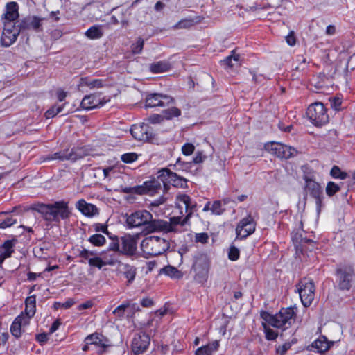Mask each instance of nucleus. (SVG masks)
<instances>
[{
  "instance_id": "nucleus-1",
  "label": "nucleus",
  "mask_w": 355,
  "mask_h": 355,
  "mask_svg": "<svg viewBox=\"0 0 355 355\" xmlns=\"http://www.w3.org/2000/svg\"><path fill=\"white\" fill-rule=\"evenodd\" d=\"M32 209L40 213L49 223H59L60 219H67L71 214L68 203L64 200L55 201L50 204H36L32 207Z\"/></svg>"
},
{
  "instance_id": "nucleus-2",
  "label": "nucleus",
  "mask_w": 355,
  "mask_h": 355,
  "mask_svg": "<svg viewBox=\"0 0 355 355\" xmlns=\"http://www.w3.org/2000/svg\"><path fill=\"white\" fill-rule=\"evenodd\" d=\"M261 317L268 324L285 330L291 327L295 321L296 311L292 307L282 308L275 315L266 311L261 313Z\"/></svg>"
},
{
  "instance_id": "nucleus-3",
  "label": "nucleus",
  "mask_w": 355,
  "mask_h": 355,
  "mask_svg": "<svg viewBox=\"0 0 355 355\" xmlns=\"http://www.w3.org/2000/svg\"><path fill=\"white\" fill-rule=\"evenodd\" d=\"M169 247V242L166 239L155 236L145 238L141 243L143 252L152 257L163 254Z\"/></svg>"
},
{
  "instance_id": "nucleus-4",
  "label": "nucleus",
  "mask_w": 355,
  "mask_h": 355,
  "mask_svg": "<svg viewBox=\"0 0 355 355\" xmlns=\"http://www.w3.org/2000/svg\"><path fill=\"white\" fill-rule=\"evenodd\" d=\"M210 259L206 253L198 252L193 257L192 269L195 272V279L200 283L207 280L210 268Z\"/></svg>"
},
{
  "instance_id": "nucleus-5",
  "label": "nucleus",
  "mask_w": 355,
  "mask_h": 355,
  "mask_svg": "<svg viewBox=\"0 0 355 355\" xmlns=\"http://www.w3.org/2000/svg\"><path fill=\"white\" fill-rule=\"evenodd\" d=\"M306 114L315 126H322L329 122V115L323 103H312L307 109Z\"/></svg>"
},
{
  "instance_id": "nucleus-6",
  "label": "nucleus",
  "mask_w": 355,
  "mask_h": 355,
  "mask_svg": "<svg viewBox=\"0 0 355 355\" xmlns=\"http://www.w3.org/2000/svg\"><path fill=\"white\" fill-rule=\"evenodd\" d=\"M336 277L340 290L349 291L355 276V271L351 265H340L336 269Z\"/></svg>"
},
{
  "instance_id": "nucleus-7",
  "label": "nucleus",
  "mask_w": 355,
  "mask_h": 355,
  "mask_svg": "<svg viewBox=\"0 0 355 355\" xmlns=\"http://www.w3.org/2000/svg\"><path fill=\"white\" fill-rule=\"evenodd\" d=\"M301 302L305 307L309 306L315 296L313 282L309 278L302 279L297 285Z\"/></svg>"
},
{
  "instance_id": "nucleus-8",
  "label": "nucleus",
  "mask_w": 355,
  "mask_h": 355,
  "mask_svg": "<svg viewBox=\"0 0 355 355\" xmlns=\"http://www.w3.org/2000/svg\"><path fill=\"white\" fill-rule=\"evenodd\" d=\"M89 155L87 149L85 147L74 148L70 151L64 150L62 151L55 153L49 155L46 159H58L60 161L70 160L76 162L78 159H82Z\"/></svg>"
},
{
  "instance_id": "nucleus-9",
  "label": "nucleus",
  "mask_w": 355,
  "mask_h": 355,
  "mask_svg": "<svg viewBox=\"0 0 355 355\" xmlns=\"http://www.w3.org/2000/svg\"><path fill=\"white\" fill-rule=\"evenodd\" d=\"M265 149L280 159H289L297 154V150L279 142H270L265 145Z\"/></svg>"
},
{
  "instance_id": "nucleus-10",
  "label": "nucleus",
  "mask_w": 355,
  "mask_h": 355,
  "mask_svg": "<svg viewBox=\"0 0 355 355\" xmlns=\"http://www.w3.org/2000/svg\"><path fill=\"white\" fill-rule=\"evenodd\" d=\"M21 31V26L16 24H4V27L1 38L3 46L8 47L12 44L17 40Z\"/></svg>"
},
{
  "instance_id": "nucleus-11",
  "label": "nucleus",
  "mask_w": 355,
  "mask_h": 355,
  "mask_svg": "<svg viewBox=\"0 0 355 355\" xmlns=\"http://www.w3.org/2000/svg\"><path fill=\"white\" fill-rule=\"evenodd\" d=\"M153 218V215L146 210H140L132 213L126 220L128 225L130 227H146L147 223Z\"/></svg>"
},
{
  "instance_id": "nucleus-12",
  "label": "nucleus",
  "mask_w": 355,
  "mask_h": 355,
  "mask_svg": "<svg viewBox=\"0 0 355 355\" xmlns=\"http://www.w3.org/2000/svg\"><path fill=\"white\" fill-rule=\"evenodd\" d=\"M150 336L143 332L135 334L131 343V349L135 354L144 353L150 345Z\"/></svg>"
},
{
  "instance_id": "nucleus-13",
  "label": "nucleus",
  "mask_w": 355,
  "mask_h": 355,
  "mask_svg": "<svg viewBox=\"0 0 355 355\" xmlns=\"http://www.w3.org/2000/svg\"><path fill=\"white\" fill-rule=\"evenodd\" d=\"M162 182L159 179L153 178L149 181H146L141 187L138 188H125L124 192L129 193L132 189H135L139 193H147L154 195L162 189Z\"/></svg>"
},
{
  "instance_id": "nucleus-14",
  "label": "nucleus",
  "mask_w": 355,
  "mask_h": 355,
  "mask_svg": "<svg viewBox=\"0 0 355 355\" xmlns=\"http://www.w3.org/2000/svg\"><path fill=\"white\" fill-rule=\"evenodd\" d=\"M130 133L139 141H149L153 138V129L146 123L133 125L130 128Z\"/></svg>"
},
{
  "instance_id": "nucleus-15",
  "label": "nucleus",
  "mask_w": 355,
  "mask_h": 355,
  "mask_svg": "<svg viewBox=\"0 0 355 355\" xmlns=\"http://www.w3.org/2000/svg\"><path fill=\"white\" fill-rule=\"evenodd\" d=\"M174 99L162 94H150L146 98V107H165L173 103Z\"/></svg>"
},
{
  "instance_id": "nucleus-16",
  "label": "nucleus",
  "mask_w": 355,
  "mask_h": 355,
  "mask_svg": "<svg viewBox=\"0 0 355 355\" xmlns=\"http://www.w3.org/2000/svg\"><path fill=\"white\" fill-rule=\"evenodd\" d=\"M256 223L250 215L242 219L238 224L236 232L238 236L245 238L255 230Z\"/></svg>"
},
{
  "instance_id": "nucleus-17",
  "label": "nucleus",
  "mask_w": 355,
  "mask_h": 355,
  "mask_svg": "<svg viewBox=\"0 0 355 355\" xmlns=\"http://www.w3.org/2000/svg\"><path fill=\"white\" fill-rule=\"evenodd\" d=\"M85 342L91 344L92 349L96 350L99 354H102L105 348L109 345L108 340L103 335L97 333L88 336L85 338Z\"/></svg>"
},
{
  "instance_id": "nucleus-18",
  "label": "nucleus",
  "mask_w": 355,
  "mask_h": 355,
  "mask_svg": "<svg viewBox=\"0 0 355 355\" xmlns=\"http://www.w3.org/2000/svg\"><path fill=\"white\" fill-rule=\"evenodd\" d=\"M171 230V225L167 221L163 220H155L151 218L147 223L146 227L144 228V231L146 234L155 232H168Z\"/></svg>"
},
{
  "instance_id": "nucleus-19",
  "label": "nucleus",
  "mask_w": 355,
  "mask_h": 355,
  "mask_svg": "<svg viewBox=\"0 0 355 355\" xmlns=\"http://www.w3.org/2000/svg\"><path fill=\"white\" fill-rule=\"evenodd\" d=\"M121 253L131 256L133 255L137 250L136 239L131 235H125L121 237Z\"/></svg>"
},
{
  "instance_id": "nucleus-20",
  "label": "nucleus",
  "mask_w": 355,
  "mask_h": 355,
  "mask_svg": "<svg viewBox=\"0 0 355 355\" xmlns=\"http://www.w3.org/2000/svg\"><path fill=\"white\" fill-rule=\"evenodd\" d=\"M305 181L307 191L310 193L312 197L316 199L317 205H320L321 198L322 197V190L320 184L315 180L308 178L305 179Z\"/></svg>"
},
{
  "instance_id": "nucleus-21",
  "label": "nucleus",
  "mask_w": 355,
  "mask_h": 355,
  "mask_svg": "<svg viewBox=\"0 0 355 355\" xmlns=\"http://www.w3.org/2000/svg\"><path fill=\"white\" fill-rule=\"evenodd\" d=\"M19 4L16 1L7 3L5 8V12L2 15L3 18L8 22H14L17 20L19 17Z\"/></svg>"
},
{
  "instance_id": "nucleus-22",
  "label": "nucleus",
  "mask_w": 355,
  "mask_h": 355,
  "mask_svg": "<svg viewBox=\"0 0 355 355\" xmlns=\"http://www.w3.org/2000/svg\"><path fill=\"white\" fill-rule=\"evenodd\" d=\"M76 207L87 217H93L99 214L98 208L94 205L87 203L84 199L79 200L76 204Z\"/></svg>"
},
{
  "instance_id": "nucleus-23",
  "label": "nucleus",
  "mask_w": 355,
  "mask_h": 355,
  "mask_svg": "<svg viewBox=\"0 0 355 355\" xmlns=\"http://www.w3.org/2000/svg\"><path fill=\"white\" fill-rule=\"evenodd\" d=\"M29 323L28 318H26L23 313L18 315L10 327L11 334L16 338H19L21 334V327L28 325Z\"/></svg>"
},
{
  "instance_id": "nucleus-24",
  "label": "nucleus",
  "mask_w": 355,
  "mask_h": 355,
  "mask_svg": "<svg viewBox=\"0 0 355 355\" xmlns=\"http://www.w3.org/2000/svg\"><path fill=\"white\" fill-rule=\"evenodd\" d=\"M178 177L179 175L171 171L166 168H164L157 172V178L162 182L165 189H167V185L168 184L173 185Z\"/></svg>"
},
{
  "instance_id": "nucleus-25",
  "label": "nucleus",
  "mask_w": 355,
  "mask_h": 355,
  "mask_svg": "<svg viewBox=\"0 0 355 355\" xmlns=\"http://www.w3.org/2000/svg\"><path fill=\"white\" fill-rule=\"evenodd\" d=\"M106 101H102L101 98L96 95H89L83 98L80 106L84 110H91L103 105Z\"/></svg>"
},
{
  "instance_id": "nucleus-26",
  "label": "nucleus",
  "mask_w": 355,
  "mask_h": 355,
  "mask_svg": "<svg viewBox=\"0 0 355 355\" xmlns=\"http://www.w3.org/2000/svg\"><path fill=\"white\" fill-rule=\"evenodd\" d=\"M118 271L119 274L123 275L127 279L128 284L134 281L137 273V270L134 266L121 262L119 263Z\"/></svg>"
},
{
  "instance_id": "nucleus-27",
  "label": "nucleus",
  "mask_w": 355,
  "mask_h": 355,
  "mask_svg": "<svg viewBox=\"0 0 355 355\" xmlns=\"http://www.w3.org/2000/svg\"><path fill=\"white\" fill-rule=\"evenodd\" d=\"M115 263L112 257L107 259L106 257L101 258L100 257H91L89 259V265L90 266L96 267L98 269L102 268L106 265L112 266Z\"/></svg>"
},
{
  "instance_id": "nucleus-28",
  "label": "nucleus",
  "mask_w": 355,
  "mask_h": 355,
  "mask_svg": "<svg viewBox=\"0 0 355 355\" xmlns=\"http://www.w3.org/2000/svg\"><path fill=\"white\" fill-rule=\"evenodd\" d=\"M26 308H25V314H24L26 318H28L30 320L35 313V304L36 300L35 296H30L26 298Z\"/></svg>"
},
{
  "instance_id": "nucleus-29",
  "label": "nucleus",
  "mask_w": 355,
  "mask_h": 355,
  "mask_svg": "<svg viewBox=\"0 0 355 355\" xmlns=\"http://www.w3.org/2000/svg\"><path fill=\"white\" fill-rule=\"evenodd\" d=\"M232 55L220 61L221 64L225 66L227 68L231 69L234 67H238L241 65L239 55L234 54V51H232Z\"/></svg>"
},
{
  "instance_id": "nucleus-30",
  "label": "nucleus",
  "mask_w": 355,
  "mask_h": 355,
  "mask_svg": "<svg viewBox=\"0 0 355 355\" xmlns=\"http://www.w3.org/2000/svg\"><path fill=\"white\" fill-rule=\"evenodd\" d=\"M171 68V64L168 62L159 61L153 63L150 66L151 72L154 73H163L168 71Z\"/></svg>"
},
{
  "instance_id": "nucleus-31",
  "label": "nucleus",
  "mask_w": 355,
  "mask_h": 355,
  "mask_svg": "<svg viewBox=\"0 0 355 355\" xmlns=\"http://www.w3.org/2000/svg\"><path fill=\"white\" fill-rule=\"evenodd\" d=\"M313 347L317 349L318 352L322 353L329 349L330 343L325 336H320L314 342Z\"/></svg>"
},
{
  "instance_id": "nucleus-32",
  "label": "nucleus",
  "mask_w": 355,
  "mask_h": 355,
  "mask_svg": "<svg viewBox=\"0 0 355 355\" xmlns=\"http://www.w3.org/2000/svg\"><path fill=\"white\" fill-rule=\"evenodd\" d=\"M15 242V239L7 240L0 248V252L4 256V257L8 258L11 256V254L14 252L13 247Z\"/></svg>"
},
{
  "instance_id": "nucleus-33",
  "label": "nucleus",
  "mask_w": 355,
  "mask_h": 355,
  "mask_svg": "<svg viewBox=\"0 0 355 355\" xmlns=\"http://www.w3.org/2000/svg\"><path fill=\"white\" fill-rule=\"evenodd\" d=\"M85 35L91 39L95 40L101 37L103 32L101 26H93L85 32Z\"/></svg>"
},
{
  "instance_id": "nucleus-34",
  "label": "nucleus",
  "mask_w": 355,
  "mask_h": 355,
  "mask_svg": "<svg viewBox=\"0 0 355 355\" xmlns=\"http://www.w3.org/2000/svg\"><path fill=\"white\" fill-rule=\"evenodd\" d=\"M230 202L228 198L223 199V200H216L213 202L211 207V211L213 214L220 215L225 211L223 208V205H226Z\"/></svg>"
},
{
  "instance_id": "nucleus-35",
  "label": "nucleus",
  "mask_w": 355,
  "mask_h": 355,
  "mask_svg": "<svg viewBox=\"0 0 355 355\" xmlns=\"http://www.w3.org/2000/svg\"><path fill=\"white\" fill-rule=\"evenodd\" d=\"M178 200L185 205L187 211H189L188 213L191 212L192 214V211L195 209L196 204L192 202L189 196L186 194L180 195L178 196Z\"/></svg>"
},
{
  "instance_id": "nucleus-36",
  "label": "nucleus",
  "mask_w": 355,
  "mask_h": 355,
  "mask_svg": "<svg viewBox=\"0 0 355 355\" xmlns=\"http://www.w3.org/2000/svg\"><path fill=\"white\" fill-rule=\"evenodd\" d=\"M161 271L166 275L172 278L180 279L182 277V273L175 267L171 266H167L163 268Z\"/></svg>"
},
{
  "instance_id": "nucleus-37",
  "label": "nucleus",
  "mask_w": 355,
  "mask_h": 355,
  "mask_svg": "<svg viewBox=\"0 0 355 355\" xmlns=\"http://www.w3.org/2000/svg\"><path fill=\"white\" fill-rule=\"evenodd\" d=\"M88 241L94 246H103L106 241V239L104 236L100 234H95L91 236Z\"/></svg>"
},
{
  "instance_id": "nucleus-38",
  "label": "nucleus",
  "mask_w": 355,
  "mask_h": 355,
  "mask_svg": "<svg viewBox=\"0 0 355 355\" xmlns=\"http://www.w3.org/2000/svg\"><path fill=\"white\" fill-rule=\"evenodd\" d=\"M330 175L332 178L340 180H345L348 176L346 172L342 171L341 169L337 166H334L332 167L330 171Z\"/></svg>"
},
{
  "instance_id": "nucleus-39",
  "label": "nucleus",
  "mask_w": 355,
  "mask_h": 355,
  "mask_svg": "<svg viewBox=\"0 0 355 355\" xmlns=\"http://www.w3.org/2000/svg\"><path fill=\"white\" fill-rule=\"evenodd\" d=\"M340 190V185L336 184L334 182H329L325 189L326 193L329 197L333 196L336 193L338 192Z\"/></svg>"
},
{
  "instance_id": "nucleus-40",
  "label": "nucleus",
  "mask_w": 355,
  "mask_h": 355,
  "mask_svg": "<svg viewBox=\"0 0 355 355\" xmlns=\"http://www.w3.org/2000/svg\"><path fill=\"white\" fill-rule=\"evenodd\" d=\"M191 216V213L189 212L187 214V216L184 218H182L181 217H173L171 218V223H169L171 226L172 225H178L180 224L181 225H184L187 224V221L189 220V218ZM173 230V227H171V230Z\"/></svg>"
},
{
  "instance_id": "nucleus-41",
  "label": "nucleus",
  "mask_w": 355,
  "mask_h": 355,
  "mask_svg": "<svg viewBox=\"0 0 355 355\" xmlns=\"http://www.w3.org/2000/svg\"><path fill=\"white\" fill-rule=\"evenodd\" d=\"M64 105L60 106L54 105L49 109L46 113L45 116L47 119L53 118L56 116L58 113L61 112L63 110Z\"/></svg>"
},
{
  "instance_id": "nucleus-42",
  "label": "nucleus",
  "mask_w": 355,
  "mask_h": 355,
  "mask_svg": "<svg viewBox=\"0 0 355 355\" xmlns=\"http://www.w3.org/2000/svg\"><path fill=\"white\" fill-rule=\"evenodd\" d=\"M164 114L166 119H171L174 116H179L181 114V111L177 107H172L164 110Z\"/></svg>"
},
{
  "instance_id": "nucleus-43",
  "label": "nucleus",
  "mask_w": 355,
  "mask_h": 355,
  "mask_svg": "<svg viewBox=\"0 0 355 355\" xmlns=\"http://www.w3.org/2000/svg\"><path fill=\"white\" fill-rule=\"evenodd\" d=\"M263 327L264 329V331L266 334V338L267 340H273L277 338L278 334L275 331H274V330L271 329L270 327H268L266 325V324L263 323Z\"/></svg>"
},
{
  "instance_id": "nucleus-44",
  "label": "nucleus",
  "mask_w": 355,
  "mask_h": 355,
  "mask_svg": "<svg viewBox=\"0 0 355 355\" xmlns=\"http://www.w3.org/2000/svg\"><path fill=\"white\" fill-rule=\"evenodd\" d=\"M144 44V41L141 38H139L136 44H132L131 46V49L133 53L137 54L141 52L143 49V46Z\"/></svg>"
},
{
  "instance_id": "nucleus-45",
  "label": "nucleus",
  "mask_w": 355,
  "mask_h": 355,
  "mask_svg": "<svg viewBox=\"0 0 355 355\" xmlns=\"http://www.w3.org/2000/svg\"><path fill=\"white\" fill-rule=\"evenodd\" d=\"M212 349L210 345H207L198 348L196 352V355H211Z\"/></svg>"
},
{
  "instance_id": "nucleus-46",
  "label": "nucleus",
  "mask_w": 355,
  "mask_h": 355,
  "mask_svg": "<svg viewBox=\"0 0 355 355\" xmlns=\"http://www.w3.org/2000/svg\"><path fill=\"white\" fill-rule=\"evenodd\" d=\"M138 156L135 153H125L121 155V160L125 163H132L137 159Z\"/></svg>"
},
{
  "instance_id": "nucleus-47",
  "label": "nucleus",
  "mask_w": 355,
  "mask_h": 355,
  "mask_svg": "<svg viewBox=\"0 0 355 355\" xmlns=\"http://www.w3.org/2000/svg\"><path fill=\"white\" fill-rule=\"evenodd\" d=\"M129 306V304H122L117 306L114 311L113 314H114L116 317L121 318L124 315V312L125 309Z\"/></svg>"
},
{
  "instance_id": "nucleus-48",
  "label": "nucleus",
  "mask_w": 355,
  "mask_h": 355,
  "mask_svg": "<svg viewBox=\"0 0 355 355\" xmlns=\"http://www.w3.org/2000/svg\"><path fill=\"white\" fill-rule=\"evenodd\" d=\"M240 252L237 248L231 246L228 253V257L232 261H236L239 258Z\"/></svg>"
},
{
  "instance_id": "nucleus-49",
  "label": "nucleus",
  "mask_w": 355,
  "mask_h": 355,
  "mask_svg": "<svg viewBox=\"0 0 355 355\" xmlns=\"http://www.w3.org/2000/svg\"><path fill=\"white\" fill-rule=\"evenodd\" d=\"M209 235L206 232L198 233L195 235V241L196 242L201 243H207L208 242Z\"/></svg>"
},
{
  "instance_id": "nucleus-50",
  "label": "nucleus",
  "mask_w": 355,
  "mask_h": 355,
  "mask_svg": "<svg viewBox=\"0 0 355 355\" xmlns=\"http://www.w3.org/2000/svg\"><path fill=\"white\" fill-rule=\"evenodd\" d=\"M86 85L88 86L91 89L101 88L103 85V82L102 80L96 79V80L86 82Z\"/></svg>"
},
{
  "instance_id": "nucleus-51",
  "label": "nucleus",
  "mask_w": 355,
  "mask_h": 355,
  "mask_svg": "<svg viewBox=\"0 0 355 355\" xmlns=\"http://www.w3.org/2000/svg\"><path fill=\"white\" fill-rule=\"evenodd\" d=\"M194 149L195 147L192 144L187 143L182 146V151L184 155H190L193 153Z\"/></svg>"
},
{
  "instance_id": "nucleus-52",
  "label": "nucleus",
  "mask_w": 355,
  "mask_h": 355,
  "mask_svg": "<svg viewBox=\"0 0 355 355\" xmlns=\"http://www.w3.org/2000/svg\"><path fill=\"white\" fill-rule=\"evenodd\" d=\"M331 106L335 110H339L341 106V99L338 97H334L330 99Z\"/></svg>"
},
{
  "instance_id": "nucleus-53",
  "label": "nucleus",
  "mask_w": 355,
  "mask_h": 355,
  "mask_svg": "<svg viewBox=\"0 0 355 355\" xmlns=\"http://www.w3.org/2000/svg\"><path fill=\"white\" fill-rule=\"evenodd\" d=\"M164 117V116H162V115H159V114H153V115H151L148 119V121L150 123H153V124H155V123H160L161 121H163Z\"/></svg>"
},
{
  "instance_id": "nucleus-54",
  "label": "nucleus",
  "mask_w": 355,
  "mask_h": 355,
  "mask_svg": "<svg viewBox=\"0 0 355 355\" xmlns=\"http://www.w3.org/2000/svg\"><path fill=\"white\" fill-rule=\"evenodd\" d=\"M286 41L290 46H294L296 43V37L294 31H291L289 34L286 37Z\"/></svg>"
},
{
  "instance_id": "nucleus-55",
  "label": "nucleus",
  "mask_w": 355,
  "mask_h": 355,
  "mask_svg": "<svg viewBox=\"0 0 355 355\" xmlns=\"http://www.w3.org/2000/svg\"><path fill=\"white\" fill-rule=\"evenodd\" d=\"M94 230L96 232H101L107 235L109 234V232L107 230V225L101 224V223H96L94 225Z\"/></svg>"
},
{
  "instance_id": "nucleus-56",
  "label": "nucleus",
  "mask_w": 355,
  "mask_h": 355,
  "mask_svg": "<svg viewBox=\"0 0 355 355\" xmlns=\"http://www.w3.org/2000/svg\"><path fill=\"white\" fill-rule=\"evenodd\" d=\"M16 223V220L12 218H8L0 223V228H6L10 227Z\"/></svg>"
},
{
  "instance_id": "nucleus-57",
  "label": "nucleus",
  "mask_w": 355,
  "mask_h": 355,
  "mask_svg": "<svg viewBox=\"0 0 355 355\" xmlns=\"http://www.w3.org/2000/svg\"><path fill=\"white\" fill-rule=\"evenodd\" d=\"M187 180L185 178H183L180 176H179L178 178V179L176 180L175 182H174V184H173V186L175 187H187Z\"/></svg>"
},
{
  "instance_id": "nucleus-58",
  "label": "nucleus",
  "mask_w": 355,
  "mask_h": 355,
  "mask_svg": "<svg viewBox=\"0 0 355 355\" xmlns=\"http://www.w3.org/2000/svg\"><path fill=\"white\" fill-rule=\"evenodd\" d=\"M290 348V344L285 343L277 348V353L280 355H284L286 351Z\"/></svg>"
},
{
  "instance_id": "nucleus-59",
  "label": "nucleus",
  "mask_w": 355,
  "mask_h": 355,
  "mask_svg": "<svg viewBox=\"0 0 355 355\" xmlns=\"http://www.w3.org/2000/svg\"><path fill=\"white\" fill-rule=\"evenodd\" d=\"M108 250L114 251V252H120L121 251L120 248H119V241H118L116 237V239L112 243H111L110 244Z\"/></svg>"
},
{
  "instance_id": "nucleus-60",
  "label": "nucleus",
  "mask_w": 355,
  "mask_h": 355,
  "mask_svg": "<svg viewBox=\"0 0 355 355\" xmlns=\"http://www.w3.org/2000/svg\"><path fill=\"white\" fill-rule=\"evenodd\" d=\"M89 253L88 250L83 249L79 252V257L89 261V259L91 258L89 257Z\"/></svg>"
},
{
  "instance_id": "nucleus-61",
  "label": "nucleus",
  "mask_w": 355,
  "mask_h": 355,
  "mask_svg": "<svg viewBox=\"0 0 355 355\" xmlns=\"http://www.w3.org/2000/svg\"><path fill=\"white\" fill-rule=\"evenodd\" d=\"M153 304V302L151 299L150 298H144L142 300L141 302V304L144 306V307H149V306H151Z\"/></svg>"
},
{
  "instance_id": "nucleus-62",
  "label": "nucleus",
  "mask_w": 355,
  "mask_h": 355,
  "mask_svg": "<svg viewBox=\"0 0 355 355\" xmlns=\"http://www.w3.org/2000/svg\"><path fill=\"white\" fill-rule=\"evenodd\" d=\"M67 96V93L63 90L58 89L57 91V97L59 101H63Z\"/></svg>"
},
{
  "instance_id": "nucleus-63",
  "label": "nucleus",
  "mask_w": 355,
  "mask_h": 355,
  "mask_svg": "<svg viewBox=\"0 0 355 355\" xmlns=\"http://www.w3.org/2000/svg\"><path fill=\"white\" fill-rule=\"evenodd\" d=\"M336 26L334 25H329L327 27L326 34L329 35H333L336 33Z\"/></svg>"
},
{
  "instance_id": "nucleus-64",
  "label": "nucleus",
  "mask_w": 355,
  "mask_h": 355,
  "mask_svg": "<svg viewBox=\"0 0 355 355\" xmlns=\"http://www.w3.org/2000/svg\"><path fill=\"white\" fill-rule=\"evenodd\" d=\"M204 157H202L201 153H198L196 156L193 158V162L195 164H199L203 162Z\"/></svg>"
}]
</instances>
